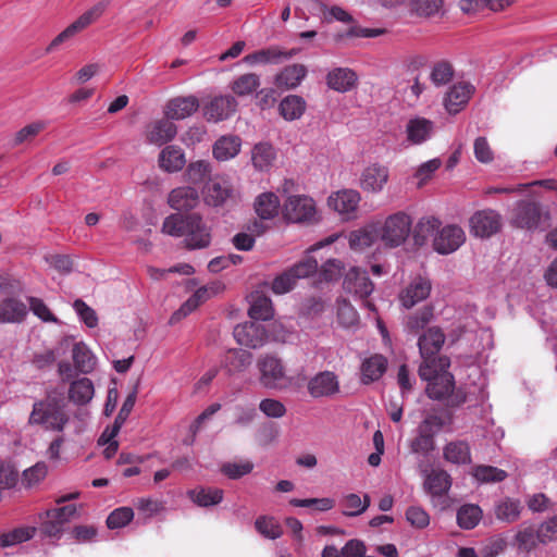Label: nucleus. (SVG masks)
I'll return each instance as SVG.
<instances>
[{
	"label": "nucleus",
	"mask_w": 557,
	"mask_h": 557,
	"mask_svg": "<svg viewBox=\"0 0 557 557\" xmlns=\"http://www.w3.org/2000/svg\"><path fill=\"white\" fill-rule=\"evenodd\" d=\"M307 75V69L302 64H292L284 67L275 77L278 87L294 89L300 85Z\"/></svg>",
	"instance_id": "36"
},
{
	"label": "nucleus",
	"mask_w": 557,
	"mask_h": 557,
	"mask_svg": "<svg viewBox=\"0 0 557 557\" xmlns=\"http://www.w3.org/2000/svg\"><path fill=\"white\" fill-rule=\"evenodd\" d=\"M36 533V528L20 527L0 536V546L10 547L30 540Z\"/></svg>",
	"instance_id": "53"
},
{
	"label": "nucleus",
	"mask_w": 557,
	"mask_h": 557,
	"mask_svg": "<svg viewBox=\"0 0 557 557\" xmlns=\"http://www.w3.org/2000/svg\"><path fill=\"white\" fill-rule=\"evenodd\" d=\"M260 411L268 418L280 419L286 414L285 405L275 398H264L259 404Z\"/></svg>",
	"instance_id": "64"
},
{
	"label": "nucleus",
	"mask_w": 557,
	"mask_h": 557,
	"mask_svg": "<svg viewBox=\"0 0 557 557\" xmlns=\"http://www.w3.org/2000/svg\"><path fill=\"white\" fill-rule=\"evenodd\" d=\"M259 383L267 389H286L293 379L288 375L284 361L276 355L265 354L257 361Z\"/></svg>",
	"instance_id": "4"
},
{
	"label": "nucleus",
	"mask_w": 557,
	"mask_h": 557,
	"mask_svg": "<svg viewBox=\"0 0 557 557\" xmlns=\"http://www.w3.org/2000/svg\"><path fill=\"white\" fill-rule=\"evenodd\" d=\"M502 225V215L493 209L479 210L469 220L471 234L480 238L491 237L499 232Z\"/></svg>",
	"instance_id": "12"
},
{
	"label": "nucleus",
	"mask_w": 557,
	"mask_h": 557,
	"mask_svg": "<svg viewBox=\"0 0 557 557\" xmlns=\"http://www.w3.org/2000/svg\"><path fill=\"white\" fill-rule=\"evenodd\" d=\"M233 335L237 344L252 349L262 347L269 338L265 327L257 321L236 325Z\"/></svg>",
	"instance_id": "16"
},
{
	"label": "nucleus",
	"mask_w": 557,
	"mask_h": 557,
	"mask_svg": "<svg viewBox=\"0 0 557 557\" xmlns=\"http://www.w3.org/2000/svg\"><path fill=\"white\" fill-rule=\"evenodd\" d=\"M432 290V283L429 277L418 275L401 289L398 299L405 309H411L418 304L425 300Z\"/></svg>",
	"instance_id": "17"
},
{
	"label": "nucleus",
	"mask_w": 557,
	"mask_h": 557,
	"mask_svg": "<svg viewBox=\"0 0 557 557\" xmlns=\"http://www.w3.org/2000/svg\"><path fill=\"white\" fill-rule=\"evenodd\" d=\"M252 363V354L244 349H232L225 357V367L230 373L247 370Z\"/></svg>",
	"instance_id": "48"
},
{
	"label": "nucleus",
	"mask_w": 557,
	"mask_h": 557,
	"mask_svg": "<svg viewBox=\"0 0 557 557\" xmlns=\"http://www.w3.org/2000/svg\"><path fill=\"white\" fill-rule=\"evenodd\" d=\"M521 510L522 505L520 500L506 498L497 505L495 513L499 520L513 522L520 517Z\"/></svg>",
	"instance_id": "54"
},
{
	"label": "nucleus",
	"mask_w": 557,
	"mask_h": 557,
	"mask_svg": "<svg viewBox=\"0 0 557 557\" xmlns=\"http://www.w3.org/2000/svg\"><path fill=\"white\" fill-rule=\"evenodd\" d=\"M281 202L278 197L271 191L263 193L256 198V213L263 220L273 219L278 214Z\"/></svg>",
	"instance_id": "40"
},
{
	"label": "nucleus",
	"mask_w": 557,
	"mask_h": 557,
	"mask_svg": "<svg viewBox=\"0 0 557 557\" xmlns=\"http://www.w3.org/2000/svg\"><path fill=\"white\" fill-rule=\"evenodd\" d=\"M177 135V126L170 119H161L151 123L147 129V141L161 147L172 141Z\"/></svg>",
	"instance_id": "25"
},
{
	"label": "nucleus",
	"mask_w": 557,
	"mask_h": 557,
	"mask_svg": "<svg viewBox=\"0 0 557 557\" xmlns=\"http://www.w3.org/2000/svg\"><path fill=\"white\" fill-rule=\"evenodd\" d=\"M360 202V194L354 189H343L329 197V206L346 219L351 218Z\"/></svg>",
	"instance_id": "26"
},
{
	"label": "nucleus",
	"mask_w": 557,
	"mask_h": 557,
	"mask_svg": "<svg viewBox=\"0 0 557 557\" xmlns=\"http://www.w3.org/2000/svg\"><path fill=\"white\" fill-rule=\"evenodd\" d=\"M69 421L70 416L63 400L50 396L35 401L28 418L30 425H39L54 432H62Z\"/></svg>",
	"instance_id": "3"
},
{
	"label": "nucleus",
	"mask_w": 557,
	"mask_h": 557,
	"mask_svg": "<svg viewBox=\"0 0 557 557\" xmlns=\"http://www.w3.org/2000/svg\"><path fill=\"white\" fill-rule=\"evenodd\" d=\"M435 122L421 115L410 116L404 128L407 146H421L435 135Z\"/></svg>",
	"instance_id": "11"
},
{
	"label": "nucleus",
	"mask_w": 557,
	"mask_h": 557,
	"mask_svg": "<svg viewBox=\"0 0 557 557\" xmlns=\"http://www.w3.org/2000/svg\"><path fill=\"white\" fill-rule=\"evenodd\" d=\"M261 85L260 76L247 73L238 76L231 84L232 91L238 97L251 96Z\"/></svg>",
	"instance_id": "47"
},
{
	"label": "nucleus",
	"mask_w": 557,
	"mask_h": 557,
	"mask_svg": "<svg viewBox=\"0 0 557 557\" xmlns=\"http://www.w3.org/2000/svg\"><path fill=\"white\" fill-rule=\"evenodd\" d=\"M233 187L228 180L215 176L210 178L203 189L205 201L209 206H223L227 199L233 197Z\"/></svg>",
	"instance_id": "22"
},
{
	"label": "nucleus",
	"mask_w": 557,
	"mask_h": 557,
	"mask_svg": "<svg viewBox=\"0 0 557 557\" xmlns=\"http://www.w3.org/2000/svg\"><path fill=\"white\" fill-rule=\"evenodd\" d=\"M482 518V510L478 505H463L457 511V523L461 529L471 530L478 525Z\"/></svg>",
	"instance_id": "51"
},
{
	"label": "nucleus",
	"mask_w": 557,
	"mask_h": 557,
	"mask_svg": "<svg viewBox=\"0 0 557 557\" xmlns=\"http://www.w3.org/2000/svg\"><path fill=\"white\" fill-rule=\"evenodd\" d=\"M412 231V218L410 214L398 211L388 215L383 224L377 227L379 239L384 246L396 248L406 243Z\"/></svg>",
	"instance_id": "5"
},
{
	"label": "nucleus",
	"mask_w": 557,
	"mask_h": 557,
	"mask_svg": "<svg viewBox=\"0 0 557 557\" xmlns=\"http://www.w3.org/2000/svg\"><path fill=\"white\" fill-rule=\"evenodd\" d=\"M474 92V86L467 82L453 85L444 98V107L449 114H457L468 103Z\"/></svg>",
	"instance_id": "23"
},
{
	"label": "nucleus",
	"mask_w": 557,
	"mask_h": 557,
	"mask_svg": "<svg viewBox=\"0 0 557 557\" xmlns=\"http://www.w3.org/2000/svg\"><path fill=\"white\" fill-rule=\"evenodd\" d=\"M473 476L482 483L502 482L506 479L507 473L492 466H478L473 469Z\"/></svg>",
	"instance_id": "57"
},
{
	"label": "nucleus",
	"mask_w": 557,
	"mask_h": 557,
	"mask_svg": "<svg viewBox=\"0 0 557 557\" xmlns=\"http://www.w3.org/2000/svg\"><path fill=\"white\" fill-rule=\"evenodd\" d=\"M434 318V307L426 305L407 318L405 327L409 333L417 334L431 323Z\"/></svg>",
	"instance_id": "46"
},
{
	"label": "nucleus",
	"mask_w": 557,
	"mask_h": 557,
	"mask_svg": "<svg viewBox=\"0 0 557 557\" xmlns=\"http://www.w3.org/2000/svg\"><path fill=\"white\" fill-rule=\"evenodd\" d=\"M424 490L432 497H441L451 487V476L442 469H433L424 479Z\"/></svg>",
	"instance_id": "32"
},
{
	"label": "nucleus",
	"mask_w": 557,
	"mask_h": 557,
	"mask_svg": "<svg viewBox=\"0 0 557 557\" xmlns=\"http://www.w3.org/2000/svg\"><path fill=\"white\" fill-rule=\"evenodd\" d=\"M431 371L430 377H420L428 382L426 395L436 400L447 398L455 388L454 375L448 371V368L440 369L436 364L431 367Z\"/></svg>",
	"instance_id": "13"
},
{
	"label": "nucleus",
	"mask_w": 557,
	"mask_h": 557,
	"mask_svg": "<svg viewBox=\"0 0 557 557\" xmlns=\"http://www.w3.org/2000/svg\"><path fill=\"white\" fill-rule=\"evenodd\" d=\"M134 518V511L131 507H120L114 509L107 518L109 529H120L128 524Z\"/></svg>",
	"instance_id": "60"
},
{
	"label": "nucleus",
	"mask_w": 557,
	"mask_h": 557,
	"mask_svg": "<svg viewBox=\"0 0 557 557\" xmlns=\"http://www.w3.org/2000/svg\"><path fill=\"white\" fill-rule=\"evenodd\" d=\"M73 308L77 313L79 320L89 329H94L98 325V315L96 311L89 307L82 299H76L73 304Z\"/></svg>",
	"instance_id": "63"
},
{
	"label": "nucleus",
	"mask_w": 557,
	"mask_h": 557,
	"mask_svg": "<svg viewBox=\"0 0 557 557\" xmlns=\"http://www.w3.org/2000/svg\"><path fill=\"white\" fill-rule=\"evenodd\" d=\"M223 490L215 487H199L188 491V497L200 507L218 505L223 499Z\"/></svg>",
	"instance_id": "45"
},
{
	"label": "nucleus",
	"mask_w": 557,
	"mask_h": 557,
	"mask_svg": "<svg viewBox=\"0 0 557 557\" xmlns=\"http://www.w3.org/2000/svg\"><path fill=\"white\" fill-rule=\"evenodd\" d=\"M466 242L465 231L456 225L448 224L438 228L433 238V248L440 255L455 252Z\"/></svg>",
	"instance_id": "15"
},
{
	"label": "nucleus",
	"mask_w": 557,
	"mask_h": 557,
	"mask_svg": "<svg viewBox=\"0 0 557 557\" xmlns=\"http://www.w3.org/2000/svg\"><path fill=\"white\" fill-rule=\"evenodd\" d=\"M516 544L520 550L530 552L536 545L537 535L536 530L531 525H521L515 537Z\"/></svg>",
	"instance_id": "58"
},
{
	"label": "nucleus",
	"mask_w": 557,
	"mask_h": 557,
	"mask_svg": "<svg viewBox=\"0 0 557 557\" xmlns=\"http://www.w3.org/2000/svg\"><path fill=\"white\" fill-rule=\"evenodd\" d=\"M199 201V194L191 186L177 187L171 190L168 197L169 206L177 211L191 210Z\"/></svg>",
	"instance_id": "30"
},
{
	"label": "nucleus",
	"mask_w": 557,
	"mask_h": 557,
	"mask_svg": "<svg viewBox=\"0 0 557 557\" xmlns=\"http://www.w3.org/2000/svg\"><path fill=\"white\" fill-rule=\"evenodd\" d=\"M199 108L197 97L190 95L185 97H175L168 101L164 115L173 120H184L193 115Z\"/></svg>",
	"instance_id": "27"
},
{
	"label": "nucleus",
	"mask_w": 557,
	"mask_h": 557,
	"mask_svg": "<svg viewBox=\"0 0 557 557\" xmlns=\"http://www.w3.org/2000/svg\"><path fill=\"white\" fill-rule=\"evenodd\" d=\"M295 54L294 50L284 51L278 47H269L265 49H261L255 51L250 54H247L243 58V62L248 65H257V64H278L284 60H288L293 58Z\"/></svg>",
	"instance_id": "28"
},
{
	"label": "nucleus",
	"mask_w": 557,
	"mask_h": 557,
	"mask_svg": "<svg viewBox=\"0 0 557 557\" xmlns=\"http://www.w3.org/2000/svg\"><path fill=\"white\" fill-rule=\"evenodd\" d=\"M454 76L453 66L447 62H438L436 63L430 73V79L433 85L436 87L444 86L448 84Z\"/></svg>",
	"instance_id": "59"
},
{
	"label": "nucleus",
	"mask_w": 557,
	"mask_h": 557,
	"mask_svg": "<svg viewBox=\"0 0 557 557\" xmlns=\"http://www.w3.org/2000/svg\"><path fill=\"white\" fill-rule=\"evenodd\" d=\"M256 530L265 539L276 540L282 536L283 528L272 516H260L255 521Z\"/></svg>",
	"instance_id": "50"
},
{
	"label": "nucleus",
	"mask_w": 557,
	"mask_h": 557,
	"mask_svg": "<svg viewBox=\"0 0 557 557\" xmlns=\"http://www.w3.org/2000/svg\"><path fill=\"white\" fill-rule=\"evenodd\" d=\"M278 110L286 121L298 120L306 110V101L300 96L289 95L282 99Z\"/></svg>",
	"instance_id": "44"
},
{
	"label": "nucleus",
	"mask_w": 557,
	"mask_h": 557,
	"mask_svg": "<svg viewBox=\"0 0 557 557\" xmlns=\"http://www.w3.org/2000/svg\"><path fill=\"white\" fill-rule=\"evenodd\" d=\"M444 458L455 465H467L471 461V453L468 443L454 441L445 445Z\"/></svg>",
	"instance_id": "42"
},
{
	"label": "nucleus",
	"mask_w": 557,
	"mask_h": 557,
	"mask_svg": "<svg viewBox=\"0 0 557 557\" xmlns=\"http://www.w3.org/2000/svg\"><path fill=\"white\" fill-rule=\"evenodd\" d=\"M223 286L220 283H212L207 286L198 288L170 318V323L175 324L194 310H196L201 304L207 301L211 296L219 294Z\"/></svg>",
	"instance_id": "18"
},
{
	"label": "nucleus",
	"mask_w": 557,
	"mask_h": 557,
	"mask_svg": "<svg viewBox=\"0 0 557 557\" xmlns=\"http://www.w3.org/2000/svg\"><path fill=\"white\" fill-rule=\"evenodd\" d=\"M376 239H379L377 227L369 225L356 231L348 235V243L351 249L362 250L370 247Z\"/></svg>",
	"instance_id": "43"
},
{
	"label": "nucleus",
	"mask_w": 557,
	"mask_h": 557,
	"mask_svg": "<svg viewBox=\"0 0 557 557\" xmlns=\"http://www.w3.org/2000/svg\"><path fill=\"white\" fill-rule=\"evenodd\" d=\"M95 394L94 383L88 377H81L73 381L69 387V398L75 405L88 404Z\"/></svg>",
	"instance_id": "37"
},
{
	"label": "nucleus",
	"mask_w": 557,
	"mask_h": 557,
	"mask_svg": "<svg viewBox=\"0 0 557 557\" xmlns=\"http://www.w3.org/2000/svg\"><path fill=\"white\" fill-rule=\"evenodd\" d=\"M318 261L312 257H306L287 271L276 276L272 282V290L282 295L292 290L299 278L308 277L317 272Z\"/></svg>",
	"instance_id": "8"
},
{
	"label": "nucleus",
	"mask_w": 557,
	"mask_h": 557,
	"mask_svg": "<svg viewBox=\"0 0 557 557\" xmlns=\"http://www.w3.org/2000/svg\"><path fill=\"white\" fill-rule=\"evenodd\" d=\"M242 147V139L237 135H223L212 146L213 158L220 162L235 158Z\"/></svg>",
	"instance_id": "31"
},
{
	"label": "nucleus",
	"mask_w": 557,
	"mask_h": 557,
	"mask_svg": "<svg viewBox=\"0 0 557 557\" xmlns=\"http://www.w3.org/2000/svg\"><path fill=\"white\" fill-rule=\"evenodd\" d=\"M48 473V467L45 462L40 461L33 467L24 470L22 483L26 487H33L42 481Z\"/></svg>",
	"instance_id": "62"
},
{
	"label": "nucleus",
	"mask_w": 557,
	"mask_h": 557,
	"mask_svg": "<svg viewBox=\"0 0 557 557\" xmlns=\"http://www.w3.org/2000/svg\"><path fill=\"white\" fill-rule=\"evenodd\" d=\"M40 532L44 537L59 540L64 531V525L55 517H49L48 510L40 515Z\"/></svg>",
	"instance_id": "56"
},
{
	"label": "nucleus",
	"mask_w": 557,
	"mask_h": 557,
	"mask_svg": "<svg viewBox=\"0 0 557 557\" xmlns=\"http://www.w3.org/2000/svg\"><path fill=\"white\" fill-rule=\"evenodd\" d=\"M72 359L75 369L83 374L91 373L97 366V357L83 342L74 344L72 348Z\"/></svg>",
	"instance_id": "33"
},
{
	"label": "nucleus",
	"mask_w": 557,
	"mask_h": 557,
	"mask_svg": "<svg viewBox=\"0 0 557 557\" xmlns=\"http://www.w3.org/2000/svg\"><path fill=\"white\" fill-rule=\"evenodd\" d=\"M276 158V151L270 143H258L251 150V162L256 170L268 171Z\"/></svg>",
	"instance_id": "38"
},
{
	"label": "nucleus",
	"mask_w": 557,
	"mask_h": 557,
	"mask_svg": "<svg viewBox=\"0 0 557 557\" xmlns=\"http://www.w3.org/2000/svg\"><path fill=\"white\" fill-rule=\"evenodd\" d=\"M28 313L27 306L16 298L3 299L0 304V320L2 322L20 323Z\"/></svg>",
	"instance_id": "35"
},
{
	"label": "nucleus",
	"mask_w": 557,
	"mask_h": 557,
	"mask_svg": "<svg viewBox=\"0 0 557 557\" xmlns=\"http://www.w3.org/2000/svg\"><path fill=\"white\" fill-rule=\"evenodd\" d=\"M549 214L543 212L540 203L522 200L516 203L512 213V224L520 228L536 230L547 222Z\"/></svg>",
	"instance_id": "9"
},
{
	"label": "nucleus",
	"mask_w": 557,
	"mask_h": 557,
	"mask_svg": "<svg viewBox=\"0 0 557 557\" xmlns=\"http://www.w3.org/2000/svg\"><path fill=\"white\" fill-rule=\"evenodd\" d=\"M315 213L314 200L306 195L289 196L283 206L284 218L293 223L312 222Z\"/></svg>",
	"instance_id": "10"
},
{
	"label": "nucleus",
	"mask_w": 557,
	"mask_h": 557,
	"mask_svg": "<svg viewBox=\"0 0 557 557\" xmlns=\"http://www.w3.org/2000/svg\"><path fill=\"white\" fill-rule=\"evenodd\" d=\"M162 232L173 237H184L185 247L189 250L205 249L212 240L211 227L196 213H173L166 216Z\"/></svg>",
	"instance_id": "1"
},
{
	"label": "nucleus",
	"mask_w": 557,
	"mask_h": 557,
	"mask_svg": "<svg viewBox=\"0 0 557 557\" xmlns=\"http://www.w3.org/2000/svg\"><path fill=\"white\" fill-rule=\"evenodd\" d=\"M307 391L314 399L332 398L341 391L339 379L333 371H320L309 379Z\"/></svg>",
	"instance_id": "14"
},
{
	"label": "nucleus",
	"mask_w": 557,
	"mask_h": 557,
	"mask_svg": "<svg viewBox=\"0 0 557 557\" xmlns=\"http://www.w3.org/2000/svg\"><path fill=\"white\" fill-rule=\"evenodd\" d=\"M370 506V497L364 494L361 498L360 495L350 493L343 497L342 507L343 515L347 517H356L363 513Z\"/></svg>",
	"instance_id": "49"
},
{
	"label": "nucleus",
	"mask_w": 557,
	"mask_h": 557,
	"mask_svg": "<svg viewBox=\"0 0 557 557\" xmlns=\"http://www.w3.org/2000/svg\"><path fill=\"white\" fill-rule=\"evenodd\" d=\"M445 425V420L437 414H428L418 425L416 434L409 442L410 451L428 457L435 449V435Z\"/></svg>",
	"instance_id": "6"
},
{
	"label": "nucleus",
	"mask_w": 557,
	"mask_h": 557,
	"mask_svg": "<svg viewBox=\"0 0 557 557\" xmlns=\"http://www.w3.org/2000/svg\"><path fill=\"white\" fill-rule=\"evenodd\" d=\"M387 369V359L382 355H373L361 364V382L372 383L382 377Z\"/></svg>",
	"instance_id": "34"
},
{
	"label": "nucleus",
	"mask_w": 557,
	"mask_h": 557,
	"mask_svg": "<svg viewBox=\"0 0 557 557\" xmlns=\"http://www.w3.org/2000/svg\"><path fill=\"white\" fill-rule=\"evenodd\" d=\"M389 178V170L381 163H372L366 166L360 174V187L372 194L381 193Z\"/></svg>",
	"instance_id": "19"
},
{
	"label": "nucleus",
	"mask_w": 557,
	"mask_h": 557,
	"mask_svg": "<svg viewBox=\"0 0 557 557\" xmlns=\"http://www.w3.org/2000/svg\"><path fill=\"white\" fill-rule=\"evenodd\" d=\"M107 3L99 2L92 8L84 12L65 29H63L46 48V52L54 51L60 45L71 41L77 34L87 28L90 24L96 22L106 11Z\"/></svg>",
	"instance_id": "7"
},
{
	"label": "nucleus",
	"mask_w": 557,
	"mask_h": 557,
	"mask_svg": "<svg viewBox=\"0 0 557 557\" xmlns=\"http://www.w3.org/2000/svg\"><path fill=\"white\" fill-rule=\"evenodd\" d=\"M441 224V221L435 216L421 218L411 231L414 244L418 246L424 245L430 236L435 235Z\"/></svg>",
	"instance_id": "41"
},
{
	"label": "nucleus",
	"mask_w": 557,
	"mask_h": 557,
	"mask_svg": "<svg viewBox=\"0 0 557 557\" xmlns=\"http://www.w3.org/2000/svg\"><path fill=\"white\" fill-rule=\"evenodd\" d=\"M237 101L233 96L213 98L203 109V115L209 122H221L233 115L237 109Z\"/></svg>",
	"instance_id": "21"
},
{
	"label": "nucleus",
	"mask_w": 557,
	"mask_h": 557,
	"mask_svg": "<svg viewBox=\"0 0 557 557\" xmlns=\"http://www.w3.org/2000/svg\"><path fill=\"white\" fill-rule=\"evenodd\" d=\"M248 314L252 320L267 321L273 318L274 310L269 297L255 293L250 295V307Z\"/></svg>",
	"instance_id": "39"
},
{
	"label": "nucleus",
	"mask_w": 557,
	"mask_h": 557,
	"mask_svg": "<svg viewBox=\"0 0 557 557\" xmlns=\"http://www.w3.org/2000/svg\"><path fill=\"white\" fill-rule=\"evenodd\" d=\"M211 163L207 160H197L190 162L185 171L186 181L198 185L205 182V180L211 174Z\"/></svg>",
	"instance_id": "52"
},
{
	"label": "nucleus",
	"mask_w": 557,
	"mask_h": 557,
	"mask_svg": "<svg viewBox=\"0 0 557 557\" xmlns=\"http://www.w3.org/2000/svg\"><path fill=\"white\" fill-rule=\"evenodd\" d=\"M343 286L347 293L360 299H367L374 289V284L369 278L368 272L357 267L351 268L346 273Z\"/></svg>",
	"instance_id": "20"
},
{
	"label": "nucleus",
	"mask_w": 557,
	"mask_h": 557,
	"mask_svg": "<svg viewBox=\"0 0 557 557\" xmlns=\"http://www.w3.org/2000/svg\"><path fill=\"white\" fill-rule=\"evenodd\" d=\"M445 338L444 332L437 326L429 327L419 336L418 347L422 359L418 370L420 377H430L432 373L431 367L435 364L440 369L450 367L449 358L438 355Z\"/></svg>",
	"instance_id": "2"
},
{
	"label": "nucleus",
	"mask_w": 557,
	"mask_h": 557,
	"mask_svg": "<svg viewBox=\"0 0 557 557\" xmlns=\"http://www.w3.org/2000/svg\"><path fill=\"white\" fill-rule=\"evenodd\" d=\"M337 320L344 327H352L359 323V314L354 306L346 299H338L336 301Z\"/></svg>",
	"instance_id": "55"
},
{
	"label": "nucleus",
	"mask_w": 557,
	"mask_h": 557,
	"mask_svg": "<svg viewBox=\"0 0 557 557\" xmlns=\"http://www.w3.org/2000/svg\"><path fill=\"white\" fill-rule=\"evenodd\" d=\"M473 153L478 162L487 164L494 161V151L484 136H479L473 143Z\"/></svg>",
	"instance_id": "61"
},
{
	"label": "nucleus",
	"mask_w": 557,
	"mask_h": 557,
	"mask_svg": "<svg viewBox=\"0 0 557 557\" xmlns=\"http://www.w3.org/2000/svg\"><path fill=\"white\" fill-rule=\"evenodd\" d=\"M325 83L330 89L345 94L357 86L358 75L349 67H334L327 72Z\"/></svg>",
	"instance_id": "24"
},
{
	"label": "nucleus",
	"mask_w": 557,
	"mask_h": 557,
	"mask_svg": "<svg viewBox=\"0 0 557 557\" xmlns=\"http://www.w3.org/2000/svg\"><path fill=\"white\" fill-rule=\"evenodd\" d=\"M159 168L166 173H176L186 164L184 150L175 145L165 146L158 157Z\"/></svg>",
	"instance_id": "29"
}]
</instances>
